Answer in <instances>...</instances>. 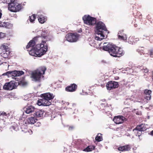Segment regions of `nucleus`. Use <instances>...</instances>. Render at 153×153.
Here are the masks:
<instances>
[{
	"label": "nucleus",
	"mask_w": 153,
	"mask_h": 153,
	"mask_svg": "<svg viewBox=\"0 0 153 153\" xmlns=\"http://www.w3.org/2000/svg\"><path fill=\"white\" fill-rule=\"evenodd\" d=\"M103 47L104 50L108 51L111 55L115 57H120L124 54L123 49L111 44L104 43Z\"/></svg>",
	"instance_id": "nucleus-1"
},
{
	"label": "nucleus",
	"mask_w": 153,
	"mask_h": 153,
	"mask_svg": "<svg viewBox=\"0 0 153 153\" xmlns=\"http://www.w3.org/2000/svg\"><path fill=\"white\" fill-rule=\"evenodd\" d=\"M95 27V33L98 36H96L95 39L97 40L101 41L105 37V32L108 31L107 28L105 24L101 21L96 22Z\"/></svg>",
	"instance_id": "nucleus-2"
},
{
	"label": "nucleus",
	"mask_w": 153,
	"mask_h": 153,
	"mask_svg": "<svg viewBox=\"0 0 153 153\" xmlns=\"http://www.w3.org/2000/svg\"><path fill=\"white\" fill-rule=\"evenodd\" d=\"M27 51H29V54L32 56L40 57L46 53L48 51V48L46 46L44 47V45L42 44H38L35 47Z\"/></svg>",
	"instance_id": "nucleus-3"
},
{
	"label": "nucleus",
	"mask_w": 153,
	"mask_h": 153,
	"mask_svg": "<svg viewBox=\"0 0 153 153\" xmlns=\"http://www.w3.org/2000/svg\"><path fill=\"white\" fill-rule=\"evenodd\" d=\"M46 68L44 66L39 67L33 72L31 74V77L36 82L40 81L41 77L45 74Z\"/></svg>",
	"instance_id": "nucleus-4"
},
{
	"label": "nucleus",
	"mask_w": 153,
	"mask_h": 153,
	"mask_svg": "<svg viewBox=\"0 0 153 153\" xmlns=\"http://www.w3.org/2000/svg\"><path fill=\"white\" fill-rule=\"evenodd\" d=\"M22 8V5L18 3L16 0H10L8 4V9L11 12H16L20 11Z\"/></svg>",
	"instance_id": "nucleus-5"
},
{
	"label": "nucleus",
	"mask_w": 153,
	"mask_h": 153,
	"mask_svg": "<svg viewBox=\"0 0 153 153\" xmlns=\"http://www.w3.org/2000/svg\"><path fill=\"white\" fill-rule=\"evenodd\" d=\"M39 32L40 37L43 39V40L42 41V42L39 43V44L40 45L42 44L44 45V47L46 46L48 48V44L46 42L48 41H50L51 40V38L49 37L48 32L47 30H40Z\"/></svg>",
	"instance_id": "nucleus-6"
},
{
	"label": "nucleus",
	"mask_w": 153,
	"mask_h": 153,
	"mask_svg": "<svg viewBox=\"0 0 153 153\" xmlns=\"http://www.w3.org/2000/svg\"><path fill=\"white\" fill-rule=\"evenodd\" d=\"M84 23L89 25L93 26L96 22V18L92 17L89 15H85L83 17Z\"/></svg>",
	"instance_id": "nucleus-7"
},
{
	"label": "nucleus",
	"mask_w": 153,
	"mask_h": 153,
	"mask_svg": "<svg viewBox=\"0 0 153 153\" xmlns=\"http://www.w3.org/2000/svg\"><path fill=\"white\" fill-rule=\"evenodd\" d=\"M79 35L76 33H70L67 34L65 36L66 40L71 42H76L78 39Z\"/></svg>",
	"instance_id": "nucleus-8"
},
{
	"label": "nucleus",
	"mask_w": 153,
	"mask_h": 153,
	"mask_svg": "<svg viewBox=\"0 0 153 153\" xmlns=\"http://www.w3.org/2000/svg\"><path fill=\"white\" fill-rule=\"evenodd\" d=\"M18 86L17 82L14 81H11L6 83L3 87V88L6 90H12L16 89Z\"/></svg>",
	"instance_id": "nucleus-9"
},
{
	"label": "nucleus",
	"mask_w": 153,
	"mask_h": 153,
	"mask_svg": "<svg viewBox=\"0 0 153 153\" xmlns=\"http://www.w3.org/2000/svg\"><path fill=\"white\" fill-rule=\"evenodd\" d=\"M119 86V84L117 82L113 81H109L106 85V87L108 90H111L117 88Z\"/></svg>",
	"instance_id": "nucleus-10"
},
{
	"label": "nucleus",
	"mask_w": 153,
	"mask_h": 153,
	"mask_svg": "<svg viewBox=\"0 0 153 153\" xmlns=\"http://www.w3.org/2000/svg\"><path fill=\"white\" fill-rule=\"evenodd\" d=\"M24 74V72L22 71H18L15 70L13 71H8L4 74V75L9 76V75L13 76H21Z\"/></svg>",
	"instance_id": "nucleus-11"
},
{
	"label": "nucleus",
	"mask_w": 153,
	"mask_h": 153,
	"mask_svg": "<svg viewBox=\"0 0 153 153\" xmlns=\"http://www.w3.org/2000/svg\"><path fill=\"white\" fill-rule=\"evenodd\" d=\"M125 119L123 116H118L114 117L113 121L117 124H120L123 123Z\"/></svg>",
	"instance_id": "nucleus-12"
},
{
	"label": "nucleus",
	"mask_w": 153,
	"mask_h": 153,
	"mask_svg": "<svg viewBox=\"0 0 153 153\" xmlns=\"http://www.w3.org/2000/svg\"><path fill=\"white\" fill-rule=\"evenodd\" d=\"M77 87V85L73 83L66 87L65 90L68 92H73L76 91Z\"/></svg>",
	"instance_id": "nucleus-13"
},
{
	"label": "nucleus",
	"mask_w": 153,
	"mask_h": 153,
	"mask_svg": "<svg viewBox=\"0 0 153 153\" xmlns=\"http://www.w3.org/2000/svg\"><path fill=\"white\" fill-rule=\"evenodd\" d=\"M36 108L34 106L30 105L28 106H27L24 108V111L27 114H31L32 115V113L34 112L35 111Z\"/></svg>",
	"instance_id": "nucleus-14"
},
{
	"label": "nucleus",
	"mask_w": 153,
	"mask_h": 153,
	"mask_svg": "<svg viewBox=\"0 0 153 153\" xmlns=\"http://www.w3.org/2000/svg\"><path fill=\"white\" fill-rule=\"evenodd\" d=\"M117 149L120 151H130L131 148L130 145L128 144L123 146H120L118 147Z\"/></svg>",
	"instance_id": "nucleus-15"
},
{
	"label": "nucleus",
	"mask_w": 153,
	"mask_h": 153,
	"mask_svg": "<svg viewBox=\"0 0 153 153\" xmlns=\"http://www.w3.org/2000/svg\"><path fill=\"white\" fill-rule=\"evenodd\" d=\"M54 96L52 94L50 93H46L42 94L41 95V97L42 98H45L49 100H51L53 99Z\"/></svg>",
	"instance_id": "nucleus-16"
},
{
	"label": "nucleus",
	"mask_w": 153,
	"mask_h": 153,
	"mask_svg": "<svg viewBox=\"0 0 153 153\" xmlns=\"http://www.w3.org/2000/svg\"><path fill=\"white\" fill-rule=\"evenodd\" d=\"M146 127L144 124H141L136 126V128L133 130L134 131H145L146 130Z\"/></svg>",
	"instance_id": "nucleus-17"
},
{
	"label": "nucleus",
	"mask_w": 153,
	"mask_h": 153,
	"mask_svg": "<svg viewBox=\"0 0 153 153\" xmlns=\"http://www.w3.org/2000/svg\"><path fill=\"white\" fill-rule=\"evenodd\" d=\"M34 112H35L34 113L33 115L36 117H40L43 116L44 111L42 110H36V109Z\"/></svg>",
	"instance_id": "nucleus-18"
},
{
	"label": "nucleus",
	"mask_w": 153,
	"mask_h": 153,
	"mask_svg": "<svg viewBox=\"0 0 153 153\" xmlns=\"http://www.w3.org/2000/svg\"><path fill=\"white\" fill-rule=\"evenodd\" d=\"M36 45V43L33 40H31L29 42L27 45L26 47V48L27 49H29L30 48H33L34 47V45Z\"/></svg>",
	"instance_id": "nucleus-19"
},
{
	"label": "nucleus",
	"mask_w": 153,
	"mask_h": 153,
	"mask_svg": "<svg viewBox=\"0 0 153 153\" xmlns=\"http://www.w3.org/2000/svg\"><path fill=\"white\" fill-rule=\"evenodd\" d=\"M42 102L43 103V105L49 106L51 105V102L49 100H47L44 98H42Z\"/></svg>",
	"instance_id": "nucleus-20"
},
{
	"label": "nucleus",
	"mask_w": 153,
	"mask_h": 153,
	"mask_svg": "<svg viewBox=\"0 0 153 153\" xmlns=\"http://www.w3.org/2000/svg\"><path fill=\"white\" fill-rule=\"evenodd\" d=\"M37 120V119L34 117L28 118L27 120L28 123L30 124H34Z\"/></svg>",
	"instance_id": "nucleus-21"
},
{
	"label": "nucleus",
	"mask_w": 153,
	"mask_h": 153,
	"mask_svg": "<svg viewBox=\"0 0 153 153\" xmlns=\"http://www.w3.org/2000/svg\"><path fill=\"white\" fill-rule=\"evenodd\" d=\"M38 20L40 23L43 24L47 20V19L43 15H41L38 18Z\"/></svg>",
	"instance_id": "nucleus-22"
},
{
	"label": "nucleus",
	"mask_w": 153,
	"mask_h": 153,
	"mask_svg": "<svg viewBox=\"0 0 153 153\" xmlns=\"http://www.w3.org/2000/svg\"><path fill=\"white\" fill-rule=\"evenodd\" d=\"M9 48L7 44H3L0 46V49L1 51H9Z\"/></svg>",
	"instance_id": "nucleus-23"
},
{
	"label": "nucleus",
	"mask_w": 153,
	"mask_h": 153,
	"mask_svg": "<svg viewBox=\"0 0 153 153\" xmlns=\"http://www.w3.org/2000/svg\"><path fill=\"white\" fill-rule=\"evenodd\" d=\"M32 39L34 40V41L36 43L37 42H39L40 41L42 42V41L43 40V39L40 37V35L35 37Z\"/></svg>",
	"instance_id": "nucleus-24"
},
{
	"label": "nucleus",
	"mask_w": 153,
	"mask_h": 153,
	"mask_svg": "<svg viewBox=\"0 0 153 153\" xmlns=\"http://www.w3.org/2000/svg\"><path fill=\"white\" fill-rule=\"evenodd\" d=\"M95 149V146H88L86 148L84 149L83 151L86 152H91L94 150Z\"/></svg>",
	"instance_id": "nucleus-25"
},
{
	"label": "nucleus",
	"mask_w": 153,
	"mask_h": 153,
	"mask_svg": "<svg viewBox=\"0 0 153 153\" xmlns=\"http://www.w3.org/2000/svg\"><path fill=\"white\" fill-rule=\"evenodd\" d=\"M5 53H1V56L4 58H7L9 57L10 54V52L9 51H6Z\"/></svg>",
	"instance_id": "nucleus-26"
},
{
	"label": "nucleus",
	"mask_w": 153,
	"mask_h": 153,
	"mask_svg": "<svg viewBox=\"0 0 153 153\" xmlns=\"http://www.w3.org/2000/svg\"><path fill=\"white\" fill-rule=\"evenodd\" d=\"M101 134L99 133L95 137V140L98 142H100L102 140V137Z\"/></svg>",
	"instance_id": "nucleus-27"
},
{
	"label": "nucleus",
	"mask_w": 153,
	"mask_h": 153,
	"mask_svg": "<svg viewBox=\"0 0 153 153\" xmlns=\"http://www.w3.org/2000/svg\"><path fill=\"white\" fill-rule=\"evenodd\" d=\"M120 32L118 33V37L119 39L121 40H124L126 39V35H120Z\"/></svg>",
	"instance_id": "nucleus-28"
},
{
	"label": "nucleus",
	"mask_w": 153,
	"mask_h": 153,
	"mask_svg": "<svg viewBox=\"0 0 153 153\" xmlns=\"http://www.w3.org/2000/svg\"><path fill=\"white\" fill-rule=\"evenodd\" d=\"M36 19V15L34 14L29 16V19L30 22L33 23Z\"/></svg>",
	"instance_id": "nucleus-29"
},
{
	"label": "nucleus",
	"mask_w": 153,
	"mask_h": 153,
	"mask_svg": "<svg viewBox=\"0 0 153 153\" xmlns=\"http://www.w3.org/2000/svg\"><path fill=\"white\" fill-rule=\"evenodd\" d=\"M17 82L18 86L19 85H20L24 86L26 85L27 84V82L24 80H21L19 81V82Z\"/></svg>",
	"instance_id": "nucleus-30"
},
{
	"label": "nucleus",
	"mask_w": 153,
	"mask_h": 153,
	"mask_svg": "<svg viewBox=\"0 0 153 153\" xmlns=\"http://www.w3.org/2000/svg\"><path fill=\"white\" fill-rule=\"evenodd\" d=\"M7 117V114L4 111H0V117H2L3 118H6Z\"/></svg>",
	"instance_id": "nucleus-31"
},
{
	"label": "nucleus",
	"mask_w": 153,
	"mask_h": 153,
	"mask_svg": "<svg viewBox=\"0 0 153 153\" xmlns=\"http://www.w3.org/2000/svg\"><path fill=\"white\" fill-rule=\"evenodd\" d=\"M144 93L146 95H150L152 93V91L150 90L146 89L144 90Z\"/></svg>",
	"instance_id": "nucleus-32"
},
{
	"label": "nucleus",
	"mask_w": 153,
	"mask_h": 153,
	"mask_svg": "<svg viewBox=\"0 0 153 153\" xmlns=\"http://www.w3.org/2000/svg\"><path fill=\"white\" fill-rule=\"evenodd\" d=\"M149 55L151 57L153 58V50L150 49L149 50Z\"/></svg>",
	"instance_id": "nucleus-33"
},
{
	"label": "nucleus",
	"mask_w": 153,
	"mask_h": 153,
	"mask_svg": "<svg viewBox=\"0 0 153 153\" xmlns=\"http://www.w3.org/2000/svg\"><path fill=\"white\" fill-rule=\"evenodd\" d=\"M145 99L147 100H149L151 98V95H146L145 97Z\"/></svg>",
	"instance_id": "nucleus-34"
},
{
	"label": "nucleus",
	"mask_w": 153,
	"mask_h": 153,
	"mask_svg": "<svg viewBox=\"0 0 153 153\" xmlns=\"http://www.w3.org/2000/svg\"><path fill=\"white\" fill-rule=\"evenodd\" d=\"M136 135L139 137L141 135L142 132L140 131H136Z\"/></svg>",
	"instance_id": "nucleus-35"
},
{
	"label": "nucleus",
	"mask_w": 153,
	"mask_h": 153,
	"mask_svg": "<svg viewBox=\"0 0 153 153\" xmlns=\"http://www.w3.org/2000/svg\"><path fill=\"white\" fill-rule=\"evenodd\" d=\"M37 104L39 105H43V103L42 102V99L38 101Z\"/></svg>",
	"instance_id": "nucleus-36"
},
{
	"label": "nucleus",
	"mask_w": 153,
	"mask_h": 153,
	"mask_svg": "<svg viewBox=\"0 0 153 153\" xmlns=\"http://www.w3.org/2000/svg\"><path fill=\"white\" fill-rule=\"evenodd\" d=\"M74 126H70L69 127L68 130L70 131H71V130H73L74 129Z\"/></svg>",
	"instance_id": "nucleus-37"
},
{
	"label": "nucleus",
	"mask_w": 153,
	"mask_h": 153,
	"mask_svg": "<svg viewBox=\"0 0 153 153\" xmlns=\"http://www.w3.org/2000/svg\"><path fill=\"white\" fill-rule=\"evenodd\" d=\"M17 128V127H15L14 126H12L10 127V129H11L14 130L16 131V129Z\"/></svg>",
	"instance_id": "nucleus-38"
},
{
	"label": "nucleus",
	"mask_w": 153,
	"mask_h": 153,
	"mask_svg": "<svg viewBox=\"0 0 153 153\" xmlns=\"http://www.w3.org/2000/svg\"><path fill=\"white\" fill-rule=\"evenodd\" d=\"M144 72L145 73H147L149 72L148 69L146 68L144 69Z\"/></svg>",
	"instance_id": "nucleus-39"
},
{
	"label": "nucleus",
	"mask_w": 153,
	"mask_h": 153,
	"mask_svg": "<svg viewBox=\"0 0 153 153\" xmlns=\"http://www.w3.org/2000/svg\"><path fill=\"white\" fill-rule=\"evenodd\" d=\"M114 79L115 80H118L119 79V77L117 76H116L114 77Z\"/></svg>",
	"instance_id": "nucleus-40"
},
{
	"label": "nucleus",
	"mask_w": 153,
	"mask_h": 153,
	"mask_svg": "<svg viewBox=\"0 0 153 153\" xmlns=\"http://www.w3.org/2000/svg\"><path fill=\"white\" fill-rule=\"evenodd\" d=\"M1 10L0 9V19L1 18L2 16Z\"/></svg>",
	"instance_id": "nucleus-41"
},
{
	"label": "nucleus",
	"mask_w": 153,
	"mask_h": 153,
	"mask_svg": "<svg viewBox=\"0 0 153 153\" xmlns=\"http://www.w3.org/2000/svg\"><path fill=\"white\" fill-rule=\"evenodd\" d=\"M150 134L152 136H153V130L150 133Z\"/></svg>",
	"instance_id": "nucleus-42"
},
{
	"label": "nucleus",
	"mask_w": 153,
	"mask_h": 153,
	"mask_svg": "<svg viewBox=\"0 0 153 153\" xmlns=\"http://www.w3.org/2000/svg\"><path fill=\"white\" fill-rule=\"evenodd\" d=\"M105 99H103V101H105Z\"/></svg>",
	"instance_id": "nucleus-43"
}]
</instances>
